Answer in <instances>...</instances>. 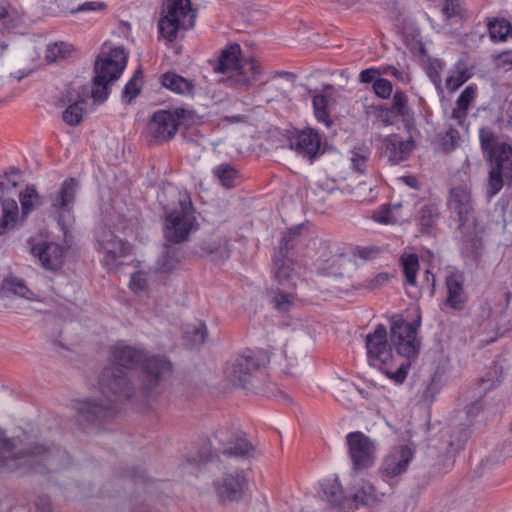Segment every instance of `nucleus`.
Instances as JSON below:
<instances>
[{"instance_id":"12","label":"nucleus","mask_w":512,"mask_h":512,"mask_svg":"<svg viewBox=\"0 0 512 512\" xmlns=\"http://www.w3.org/2000/svg\"><path fill=\"white\" fill-rule=\"evenodd\" d=\"M80 182L75 177L65 179L56 191L48 195L51 211L54 213L57 223L66 234V217L74 211Z\"/></svg>"},{"instance_id":"38","label":"nucleus","mask_w":512,"mask_h":512,"mask_svg":"<svg viewBox=\"0 0 512 512\" xmlns=\"http://www.w3.org/2000/svg\"><path fill=\"white\" fill-rule=\"evenodd\" d=\"M352 500L356 506H371L377 503L380 499L376 493L375 487L371 483L364 481L358 491L352 495Z\"/></svg>"},{"instance_id":"16","label":"nucleus","mask_w":512,"mask_h":512,"mask_svg":"<svg viewBox=\"0 0 512 512\" xmlns=\"http://www.w3.org/2000/svg\"><path fill=\"white\" fill-rule=\"evenodd\" d=\"M117 414L116 408L108 401L87 399L76 407L77 422L82 426H101Z\"/></svg>"},{"instance_id":"59","label":"nucleus","mask_w":512,"mask_h":512,"mask_svg":"<svg viewBox=\"0 0 512 512\" xmlns=\"http://www.w3.org/2000/svg\"><path fill=\"white\" fill-rule=\"evenodd\" d=\"M443 13L446 17L451 18L460 14V0H445L443 5Z\"/></svg>"},{"instance_id":"61","label":"nucleus","mask_w":512,"mask_h":512,"mask_svg":"<svg viewBox=\"0 0 512 512\" xmlns=\"http://www.w3.org/2000/svg\"><path fill=\"white\" fill-rule=\"evenodd\" d=\"M498 205L501 207L504 225L506 226L512 223V203H510L509 201H505L504 199H501L498 202Z\"/></svg>"},{"instance_id":"43","label":"nucleus","mask_w":512,"mask_h":512,"mask_svg":"<svg viewBox=\"0 0 512 512\" xmlns=\"http://www.w3.org/2000/svg\"><path fill=\"white\" fill-rule=\"evenodd\" d=\"M185 335L190 338L194 344H203L208 336L207 326L202 321L188 325L185 330Z\"/></svg>"},{"instance_id":"37","label":"nucleus","mask_w":512,"mask_h":512,"mask_svg":"<svg viewBox=\"0 0 512 512\" xmlns=\"http://www.w3.org/2000/svg\"><path fill=\"white\" fill-rule=\"evenodd\" d=\"M214 176L219 180L222 186L226 188L235 187L239 181V172L232 165L223 163L216 166L213 170Z\"/></svg>"},{"instance_id":"32","label":"nucleus","mask_w":512,"mask_h":512,"mask_svg":"<svg viewBox=\"0 0 512 512\" xmlns=\"http://www.w3.org/2000/svg\"><path fill=\"white\" fill-rule=\"evenodd\" d=\"M389 108L396 117H400L405 123L408 131L413 128V111L408 105V97L402 90H396L393 94L392 102Z\"/></svg>"},{"instance_id":"40","label":"nucleus","mask_w":512,"mask_h":512,"mask_svg":"<svg viewBox=\"0 0 512 512\" xmlns=\"http://www.w3.org/2000/svg\"><path fill=\"white\" fill-rule=\"evenodd\" d=\"M479 140L484 154L487 156L493 155L503 142H500L497 135L489 127H483L479 130Z\"/></svg>"},{"instance_id":"7","label":"nucleus","mask_w":512,"mask_h":512,"mask_svg":"<svg viewBox=\"0 0 512 512\" xmlns=\"http://www.w3.org/2000/svg\"><path fill=\"white\" fill-rule=\"evenodd\" d=\"M267 361L265 352L246 350L227 365L226 377L235 386L258 392L257 380L263 374L262 368Z\"/></svg>"},{"instance_id":"41","label":"nucleus","mask_w":512,"mask_h":512,"mask_svg":"<svg viewBox=\"0 0 512 512\" xmlns=\"http://www.w3.org/2000/svg\"><path fill=\"white\" fill-rule=\"evenodd\" d=\"M312 105L317 121L330 127L332 121L328 111V97L324 94H315L312 98Z\"/></svg>"},{"instance_id":"34","label":"nucleus","mask_w":512,"mask_h":512,"mask_svg":"<svg viewBox=\"0 0 512 512\" xmlns=\"http://www.w3.org/2000/svg\"><path fill=\"white\" fill-rule=\"evenodd\" d=\"M495 153L491 156H487V160L490 161L493 169L510 172L512 169V148L507 143L502 145L494 151Z\"/></svg>"},{"instance_id":"47","label":"nucleus","mask_w":512,"mask_h":512,"mask_svg":"<svg viewBox=\"0 0 512 512\" xmlns=\"http://www.w3.org/2000/svg\"><path fill=\"white\" fill-rule=\"evenodd\" d=\"M506 174L505 171L491 168L488 179V190L487 196L492 198L495 196L503 187V176Z\"/></svg>"},{"instance_id":"13","label":"nucleus","mask_w":512,"mask_h":512,"mask_svg":"<svg viewBox=\"0 0 512 512\" xmlns=\"http://www.w3.org/2000/svg\"><path fill=\"white\" fill-rule=\"evenodd\" d=\"M99 387L109 403L128 400L134 392L127 373L121 367L116 366H108L103 369L99 378Z\"/></svg>"},{"instance_id":"62","label":"nucleus","mask_w":512,"mask_h":512,"mask_svg":"<svg viewBox=\"0 0 512 512\" xmlns=\"http://www.w3.org/2000/svg\"><path fill=\"white\" fill-rule=\"evenodd\" d=\"M106 7V4L104 2H97V1H87L83 4L79 5L76 12H87V11H96V10H103Z\"/></svg>"},{"instance_id":"35","label":"nucleus","mask_w":512,"mask_h":512,"mask_svg":"<svg viewBox=\"0 0 512 512\" xmlns=\"http://www.w3.org/2000/svg\"><path fill=\"white\" fill-rule=\"evenodd\" d=\"M399 262L405 277V283L410 286H416L420 267L418 256L416 254H403Z\"/></svg>"},{"instance_id":"22","label":"nucleus","mask_w":512,"mask_h":512,"mask_svg":"<svg viewBox=\"0 0 512 512\" xmlns=\"http://www.w3.org/2000/svg\"><path fill=\"white\" fill-rule=\"evenodd\" d=\"M31 253L40 260L46 270L57 271L64 264L65 248L58 243L39 242L31 247Z\"/></svg>"},{"instance_id":"56","label":"nucleus","mask_w":512,"mask_h":512,"mask_svg":"<svg viewBox=\"0 0 512 512\" xmlns=\"http://www.w3.org/2000/svg\"><path fill=\"white\" fill-rule=\"evenodd\" d=\"M212 449L209 443L203 444L198 450V456L189 458L188 461L197 464L207 463L212 459Z\"/></svg>"},{"instance_id":"27","label":"nucleus","mask_w":512,"mask_h":512,"mask_svg":"<svg viewBox=\"0 0 512 512\" xmlns=\"http://www.w3.org/2000/svg\"><path fill=\"white\" fill-rule=\"evenodd\" d=\"M439 218V206L436 203H427L420 207L415 220L421 233L431 234L436 229Z\"/></svg>"},{"instance_id":"3","label":"nucleus","mask_w":512,"mask_h":512,"mask_svg":"<svg viewBox=\"0 0 512 512\" xmlns=\"http://www.w3.org/2000/svg\"><path fill=\"white\" fill-rule=\"evenodd\" d=\"M66 453L57 447H46L35 443L27 449H17L14 439L5 437L0 430V472H12L21 467L43 466L47 471H56L63 463Z\"/></svg>"},{"instance_id":"17","label":"nucleus","mask_w":512,"mask_h":512,"mask_svg":"<svg viewBox=\"0 0 512 512\" xmlns=\"http://www.w3.org/2000/svg\"><path fill=\"white\" fill-rule=\"evenodd\" d=\"M365 346L371 366L384 368L385 364L393 361L391 345L387 340V329L383 324H378L372 333L367 334Z\"/></svg>"},{"instance_id":"5","label":"nucleus","mask_w":512,"mask_h":512,"mask_svg":"<svg viewBox=\"0 0 512 512\" xmlns=\"http://www.w3.org/2000/svg\"><path fill=\"white\" fill-rule=\"evenodd\" d=\"M241 47L233 43L221 50L216 60L211 62L217 73L227 74V84L231 87L246 90L253 81L258 79L261 66L256 61H243Z\"/></svg>"},{"instance_id":"30","label":"nucleus","mask_w":512,"mask_h":512,"mask_svg":"<svg viewBox=\"0 0 512 512\" xmlns=\"http://www.w3.org/2000/svg\"><path fill=\"white\" fill-rule=\"evenodd\" d=\"M294 280H296V278H294ZM277 283L279 287L273 291L271 304L277 311L285 313L291 309L297 298L295 293L296 281H294L293 287H289L287 281L285 284H280L279 282Z\"/></svg>"},{"instance_id":"25","label":"nucleus","mask_w":512,"mask_h":512,"mask_svg":"<svg viewBox=\"0 0 512 512\" xmlns=\"http://www.w3.org/2000/svg\"><path fill=\"white\" fill-rule=\"evenodd\" d=\"M464 276L461 272H452L446 276L445 286L447 297L445 305L453 310L461 311L464 309L467 301L468 294L464 289Z\"/></svg>"},{"instance_id":"42","label":"nucleus","mask_w":512,"mask_h":512,"mask_svg":"<svg viewBox=\"0 0 512 512\" xmlns=\"http://www.w3.org/2000/svg\"><path fill=\"white\" fill-rule=\"evenodd\" d=\"M445 64L440 59H428L426 66V74L431 82L435 85L436 89L440 92L442 89V79L440 72L443 70Z\"/></svg>"},{"instance_id":"48","label":"nucleus","mask_w":512,"mask_h":512,"mask_svg":"<svg viewBox=\"0 0 512 512\" xmlns=\"http://www.w3.org/2000/svg\"><path fill=\"white\" fill-rule=\"evenodd\" d=\"M3 288L11 291L15 295L27 298L29 289L27 288L25 282L22 279H19L14 276L6 277L3 280Z\"/></svg>"},{"instance_id":"57","label":"nucleus","mask_w":512,"mask_h":512,"mask_svg":"<svg viewBox=\"0 0 512 512\" xmlns=\"http://www.w3.org/2000/svg\"><path fill=\"white\" fill-rule=\"evenodd\" d=\"M127 477L131 478L136 484H146L148 482V477L146 475V471L140 467H133L127 471Z\"/></svg>"},{"instance_id":"46","label":"nucleus","mask_w":512,"mask_h":512,"mask_svg":"<svg viewBox=\"0 0 512 512\" xmlns=\"http://www.w3.org/2000/svg\"><path fill=\"white\" fill-rule=\"evenodd\" d=\"M469 78L470 74L466 69L457 67L456 70L452 71L451 74L446 78V87L449 91L454 92Z\"/></svg>"},{"instance_id":"11","label":"nucleus","mask_w":512,"mask_h":512,"mask_svg":"<svg viewBox=\"0 0 512 512\" xmlns=\"http://www.w3.org/2000/svg\"><path fill=\"white\" fill-rule=\"evenodd\" d=\"M420 324V315L412 322H406L400 317L392 318L390 340L399 355L407 359L418 355L420 342L417 340V330Z\"/></svg>"},{"instance_id":"1","label":"nucleus","mask_w":512,"mask_h":512,"mask_svg":"<svg viewBox=\"0 0 512 512\" xmlns=\"http://www.w3.org/2000/svg\"><path fill=\"white\" fill-rule=\"evenodd\" d=\"M165 199L159 201L163 205L164 224L163 236L166 242L181 244L189 240L190 234L198 229L195 209L191 196L174 186L163 189Z\"/></svg>"},{"instance_id":"20","label":"nucleus","mask_w":512,"mask_h":512,"mask_svg":"<svg viewBox=\"0 0 512 512\" xmlns=\"http://www.w3.org/2000/svg\"><path fill=\"white\" fill-rule=\"evenodd\" d=\"M97 250L104 254L103 264L108 268L116 266L117 259L127 255L125 242L111 230L102 229L97 234Z\"/></svg>"},{"instance_id":"24","label":"nucleus","mask_w":512,"mask_h":512,"mask_svg":"<svg viewBox=\"0 0 512 512\" xmlns=\"http://www.w3.org/2000/svg\"><path fill=\"white\" fill-rule=\"evenodd\" d=\"M412 458L413 452L408 446L396 447L384 458L381 472L386 477H396L407 470Z\"/></svg>"},{"instance_id":"33","label":"nucleus","mask_w":512,"mask_h":512,"mask_svg":"<svg viewBox=\"0 0 512 512\" xmlns=\"http://www.w3.org/2000/svg\"><path fill=\"white\" fill-rule=\"evenodd\" d=\"M321 487L322 499L326 500L332 507L340 508L343 506L346 497L337 478L325 480Z\"/></svg>"},{"instance_id":"63","label":"nucleus","mask_w":512,"mask_h":512,"mask_svg":"<svg viewBox=\"0 0 512 512\" xmlns=\"http://www.w3.org/2000/svg\"><path fill=\"white\" fill-rule=\"evenodd\" d=\"M380 75V71L376 68H368L362 70L359 75V79L363 83H371L376 80V77Z\"/></svg>"},{"instance_id":"53","label":"nucleus","mask_w":512,"mask_h":512,"mask_svg":"<svg viewBox=\"0 0 512 512\" xmlns=\"http://www.w3.org/2000/svg\"><path fill=\"white\" fill-rule=\"evenodd\" d=\"M373 90L378 97L388 99L393 91L392 83L385 78H378L373 83Z\"/></svg>"},{"instance_id":"39","label":"nucleus","mask_w":512,"mask_h":512,"mask_svg":"<svg viewBox=\"0 0 512 512\" xmlns=\"http://www.w3.org/2000/svg\"><path fill=\"white\" fill-rule=\"evenodd\" d=\"M73 51L74 49L71 44L63 41L55 42L47 46L45 59L49 63L58 62L69 58Z\"/></svg>"},{"instance_id":"19","label":"nucleus","mask_w":512,"mask_h":512,"mask_svg":"<svg viewBox=\"0 0 512 512\" xmlns=\"http://www.w3.org/2000/svg\"><path fill=\"white\" fill-rule=\"evenodd\" d=\"M227 431L219 429L214 436L222 445V453L229 457L249 459L254 456L255 447L247 439L245 433L232 434L227 437Z\"/></svg>"},{"instance_id":"31","label":"nucleus","mask_w":512,"mask_h":512,"mask_svg":"<svg viewBox=\"0 0 512 512\" xmlns=\"http://www.w3.org/2000/svg\"><path fill=\"white\" fill-rule=\"evenodd\" d=\"M175 243H168L165 241L163 250L159 256L156 269L161 273H169L174 270L180 263L181 249Z\"/></svg>"},{"instance_id":"60","label":"nucleus","mask_w":512,"mask_h":512,"mask_svg":"<svg viewBox=\"0 0 512 512\" xmlns=\"http://www.w3.org/2000/svg\"><path fill=\"white\" fill-rule=\"evenodd\" d=\"M147 279L141 272L134 273L131 277L130 287L133 291L139 292L146 289Z\"/></svg>"},{"instance_id":"58","label":"nucleus","mask_w":512,"mask_h":512,"mask_svg":"<svg viewBox=\"0 0 512 512\" xmlns=\"http://www.w3.org/2000/svg\"><path fill=\"white\" fill-rule=\"evenodd\" d=\"M390 280V275L385 272L378 273L372 279H370L366 285L369 290L378 289L384 286Z\"/></svg>"},{"instance_id":"36","label":"nucleus","mask_w":512,"mask_h":512,"mask_svg":"<svg viewBox=\"0 0 512 512\" xmlns=\"http://www.w3.org/2000/svg\"><path fill=\"white\" fill-rule=\"evenodd\" d=\"M487 27L493 41H506L512 37V25L505 18H494L488 22Z\"/></svg>"},{"instance_id":"15","label":"nucleus","mask_w":512,"mask_h":512,"mask_svg":"<svg viewBox=\"0 0 512 512\" xmlns=\"http://www.w3.org/2000/svg\"><path fill=\"white\" fill-rule=\"evenodd\" d=\"M348 454L353 470L360 471L371 467L376 458V446L368 436L360 431L350 432L346 436Z\"/></svg>"},{"instance_id":"21","label":"nucleus","mask_w":512,"mask_h":512,"mask_svg":"<svg viewBox=\"0 0 512 512\" xmlns=\"http://www.w3.org/2000/svg\"><path fill=\"white\" fill-rule=\"evenodd\" d=\"M215 489L222 501H238L242 498L244 489L247 486V479L243 471H236L225 474L221 479L215 481Z\"/></svg>"},{"instance_id":"51","label":"nucleus","mask_w":512,"mask_h":512,"mask_svg":"<svg viewBox=\"0 0 512 512\" xmlns=\"http://www.w3.org/2000/svg\"><path fill=\"white\" fill-rule=\"evenodd\" d=\"M477 93V86L476 85H469L467 86L459 95L456 105L459 106L461 109L468 110L469 106L473 102L475 96Z\"/></svg>"},{"instance_id":"9","label":"nucleus","mask_w":512,"mask_h":512,"mask_svg":"<svg viewBox=\"0 0 512 512\" xmlns=\"http://www.w3.org/2000/svg\"><path fill=\"white\" fill-rule=\"evenodd\" d=\"M190 119H192V112L181 107L157 110L147 124V137L150 142H167L175 137L180 125Z\"/></svg>"},{"instance_id":"6","label":"nucleus","mask_w":512,"mask_h":512,"mask_svg":"<svg viewBox=\"0 0 512 512\" xmlns=\"http://www.w3.org/2000/svg\"><path fill=\"white\" fill-rule=\"evenodd\" d=\"M128 55L123 47H115L108 53L97 56L94 64L91 97L97 103L106 101L109 95L108 84L117 80L127 65Z\"/></svg>"},{"instance_id":"54","label":"nucleus","mask_w":512,"mask_h":512,"mask_svg":"<svg viewBox=\"0 0 512 512\" xmlns=\"http://www.w3.org/2000/svg\"><path fill=\"white\" fill-rule=\"evenodd\" d=\"M460 140V134L457 129L450 127L441 140V146L444 151H451L456 148Z\"/></svg>"},{"instance_id":"44","label":"nucleus","mask_w":512,"mask_h":512,"mask_svg":"<svg viewBox=\"0 0 512 512\" xmlns=\"http://www.w3.org/2000/svg\"><path fill=\"white\" fill-rule=\"evenodd\" d=\"M336 190V184L334 181H330L325 179L324 181H319L316 184V188L312 191L311 203L321 202L323 203L325 200V196L330 195Z\"/></svg>"},{"instance_id":"10","label":"nucleus","mask_w":512,"mask_h":512,"mask_svg":"<svg viewBox=\"0 0 512 512\" xmlns=\"http://www.w3.org/2000/svg\"><path fill=\"white\" fill-rule=\"evenodd\" d=\"M163 12L158 29L160 35L170 42L176 39L180 28L187 30L194 26L196 12L190 0H166Z\"/></svg>"},{"instance_id":"64","label":"nucleus","mask_w":512,"mask_h":512,"mask_svg":"<svg viewBox=\"0 0 512 512\" xmlns=\"http://www.w3.org/2000/svg\"><path fill=\"white\" fill-rule=\"evenodd\" d=\"M37 509L40 512H52V502L48 496H40L36 501Z\"/></svg>"},{"instance_id":"18","label":"nucleus","mask_w":512,"mask_h":512,"mask_svg":"<svg viewBox=\"0 0 512 512\" xmlns=\"http://www.w3.org/2000/svg\"><path fill=\"white\" fill-rule=\"evenodd\" d=\"M289 147L299 155L306 157L313 162L324 153L321 149L322 138L319 132L313 128L296 130L288 138Z\"/></svg>"},{"instance_id":"14","label":"nucleus","mask_w":512,"mask_h":512,"mask_svg":"<svg viewBox=\"0 0 512 512\" xmlns=\"http://www.w3.org/2000/svg\"><path fill=\"white\" fill-rule=\"evenodd\" d=\"M447 208L458 221V229L463 231L469 223H473L474 200L470 183L453 186L448 193Z\"/></svg>"},{"instance_id":"52","label":"nucleus","mask_w":512,"mask_h":512,"mask_svg":"<svg viewBox=\"0 0 512 512\" xmlns=\"http://www.w3.org/2000/svg\"><path fill=\"white\" fill-rule=\"evenodd\" d=\"M385 5L391 16L399 20L407 11L406 0H384Z\"/></svg>"},{"instance_id":"4","label":"nucleus","mask_w":512,"mask_h":512,"mask_svg":"<svg viewBox=\"0 0 512 512\" xmlns=\"http://www.w3.org/2000/svg\"><path fill=\"white\" fill-rule=\"evenodd\" d=\"M22 181L21 171L15 167L9 168L0 176V204L2 217L0 219V235L13 228L18 218V197L22 208V217H27L36 207L42 205V197L33 186H27L25 191L19 192L18 187Z\"/></svg>"},{"instance_id":"23","label":"nucleus","mask_w":512,"mask_h":512,"mask_svg":"<svg viewBox=\"0 0 512 512\" xmlns=\"http://www.w3.org/2000/svg\"><path fill=\"white\" fill-rule=\"evenodd\" d=\"M385 156L392 164H399L409 158L415 149V141L412 136L403 139L398 134H390L382 141Z\"/></svg>"},{"instance_id":"50","label":"nucleus","mask_w":512,"mask_h":512,"mask_svg":"<svg viewBox=\"0 0 512 512\" xmlns=\"http://www.w3.org/2000/svg\"><path fill=\"white\" fill-rule=\"evenodd\" d=\"M372 218L374 221L381 224H395L397 218L394 216L390 205L384 204L379 209L373 212Z\"/></svg>"},{"instance_id":"26","label":"nucleus","mask_w":512,"mask_h":512,"mask_svg":"<svg viewBox=\"0 0 512 512\" xmlns=\"http://www.w3.org/2000/svg\"><path fill=\"white\" fill-rule=\"evenodd\" d=\"M471 224L469 223L463 231H460L462 234L461 253L463 257L476 262L482 254L483 242L475 225L471 227Z\"/></svg>"},{"instance_id":"2","label":"nucleus","mask_w":512,"mask_h":512,"mask_svg":"<svg viewBox=\"0 0 512 512\" xmlns=\"http://www.w3.org/2000/svg\"><path fill=\"white\" fill-rule=\"evenodd\" d=\"M111 357L116 367L136 369L141 368L140 379L142 388L147 396L172 373V363L163 355H148L139 347L130 345H115L111 348Z\"/></svg>"},{"instance_id":"55","label":"nucleus","mask_w":512,"mask_h":512,"mask_svg":"<svg viewBox=\"0 0 512 512\" xmlns=\"http://www.w3.org/2000/svg\"><path fill=\"white\" fill-rule=\"evenodd\" d=\"M374 108L379 121L383 122L385 125H393L395 123L397 117L387 104H382Z\"/></svg>"},{"instance_id":"49","label":"nucleus","mask_w":512,"mask_h":512,"mask_svg":"<svg viewBox=\"0 0 512 512\" xmlns=\"http://www.w3.org/2000/svg\"><path fill=\"white\" fill-rule=\"evenodd\" d=\"M392 362H388L385 364L384 368H378L380 371H382L385 375H387L390 379H392L397 384H402L408 374V369L410 367V364L402 363L396 371L391 370Z\"/></svg>"},{"instance_id":"8","label":"nucleus","mask_w":512,"mask_h":512,"mask_svg":"<svg viewBox=\"0 0 512 512\" xmlns=\"http://www.w3.org/2000/svg\"><path fill=\"white\" fill-rule=\"evenodd\" d=\"M303 244L301 226L294 227L284 232L277 251L273 256L274 278L280 284L288 282L289 287L294 286V260L296 250Z\"/></svg>"},{"instance_id":"45","label":"nucleus","mask_w":512,"mask_h":512,"mask_svg":"<svg viewBox=\"0 0 512 512\" xmlns=\"http://www.w3.org/2000/svg\"><path fill=\"white\" fill-rule=\"evenodd\" d=\"M142 78V71L137 70L132 78L126 83L123 92L122 99L123 101L130 103L134 98L138 96L140 93V86L138 84V80Z\"/></svg>"},{"instance_id":"29","label":"nucleus","mask_w":512,"mask_h":512,"mask_svg":"<svg viewBox=\"0 0 512 512\" xmlns=\"http://www.w3.org/2000/svg\"><path fill=\"white\" fill-rule=\"evenodd\" d=\"M67 101L68 107L62 113L63 121L69 126H77L83 120L84 105L86 100L79 93L75 95L68 91Z\"/></svg>"},{"instance_id":"28","label":"nucleus","mask_w":512,"mask_h":512,"mask_svg":"<svg viewBox=\"0 0 512 512\" xmlns=\"http://www.w3.org/2000/svg\"><path fill=\"white\" fill-rule=\"evenodd\" d=\"M160 81L163 87L174 93L186 96H192L194 94L195 85L193 81L188 80L175 72L168 71L162 74Z\"/></svg>"}]
</instances>
